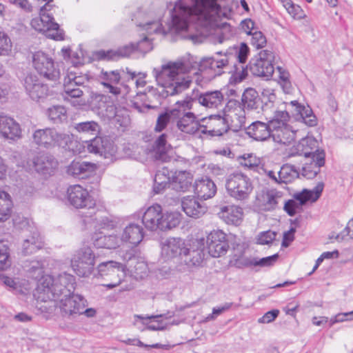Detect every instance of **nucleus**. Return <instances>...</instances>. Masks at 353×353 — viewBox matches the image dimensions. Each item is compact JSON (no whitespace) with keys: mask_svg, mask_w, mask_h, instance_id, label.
<instances>
[{"mask_svg":"<svg viewBox=\"0 0 353 353\" xmlns=\"http://www.w3.org/2000/svg\"><path fill=\"white\" fill-rule=\"evenodd\" d=\"M221 16V8L216 0H181L172 11V21L167 29L161 27L162 24L158 21L148 22L143 27L148 34L163 35L194 28L196 33L187 35L193 43H202L208 36L214 33L218 36V42L221 43L233 34L230 26L222 22Z\"/></svg>","mask_w":353,"mask_h":353,"instance_id":"1","label":"nucleus"},{"mask_svg":"<svg viewBox=\"0 0 353 353\" xmlns=\"http://www.w3.org/2000/svg\"><path fill=\"white\" fill-rule=\"evenodd\" d=\"M153 76L162 90L163 97L173 96L188 89L199 72L189 62L169 61L154 68Z\"/></svg>","mask_w":353,"mask_h":353,"instance_id":"2","label":"nucleus"},{"mask_svg":"<svg viewBox=\"0 0 353 353\" xmlns=\"http://www.w3.org/2000/svg\"><path fill=\"white\" fill-rule=\"evenodd\" d=\"M284 105V110L281 108L275 109L273 115L266 118L271 130L288 123L290 119V113L297 121L303 122L309 127H314L317 125L316 117L314 114L310 106L302 105L297 101H291L290 103L285 102Z\"/></svg>","mask_w":353,"mask_h":353,"instance_id":"3","label":"nucleus"},{"mask_svg":"<svg viewBox=\"0 0 353 353\" xmlns=\"http://www.w3.org/2000/svg\"><path fill=\"white\" fill-rule=\"evenodd\" d=\"M192 101L190 99L177 101L171 109L176 128L181 132L194 134L203 125L194 113L191 112Z\"/></svg>","mask_w":353,"mask_h":353,"instance_id":"4","label":"nucleus"},{"mask_svg":"<svg viewBox=\"0 0 353 353\" xmlns=\"http://www.w3.org/2000/svg\"><path fill=\"white\" fill-rule=\"evenodd\" d=\"M32 142L39 148L51 149L57 146L74 150L73 136L58 132L54 128L37 129L32 136Z\"/></svg>","mask_w":353,"mask_h":353,"instance_id":"5","label":"nucleus"},{"mask_svg":"<svg viewBox=\"0 0 353 353\" xmlns=\"http://www.w3.org/2000/svg\"><path fill=\"white\" fill-rule=\"evenodd\" d=\"M205 256V239H196L185 246L179 265L176 266L178 271L183 272L188 268L202 265Z\"/></svg>","mask_w":353,"mask_h":353,"instance_id":"6","label":"nucleus"},{"mask_svg":"<svg viewBox=\"0 0 353 353\" xmlns=\"http://www.w3.org/2000/svg\"><path fill=\"white\" fill-rule=\"evenodd\" d=\"M95 255L91 248L83 245L74 251L70 260L74 272L79 276H89L94 266Z\"/></svg>","mask_w":353,"mask_h":353,"instance_id":"7","label":"nucleus"},{"mask_svg":"<svg viewBox=\"0 0 353 353\" xmlns=\"http://www.w3.org/2000/svg\"><path fill=\"white\" fill-rule=\"evenodd\" d=\"M103 90L114 97H123L130 92L128 85L121 83V74L118 70H101L98 76Z\"/></svg>","mask_w":353,"mask_h":353,"instance_id":"8","label":"nucleus"},{"mask_svg":"<svg viewBox=\"0 0 353 353\" xmlns=\"http://www.w3.org/2000/svg\"><path fill=\"white\" fill-rule=\"evenodd\" d=\"M50 6L46 3L40 9L39 19H33L32 26L39 32L45 33L48 38L61 41L63 39V32L59 29L58 23L53 21V17L46 12L50 10Z\"/></svg>","mask_w":353,"mask_h":353,"instance_id":"9","label":"nucleus"},{"mask_svg":"<svg viewBox=\"0 0 353 353\" xmlns=\"http://www.w3.org/2000/svg\"><path fill=\"white\" fill-rule=\"evenodd\" d=\"M225 186L229 194L237 200L247 199L253 189L250 178L241 172L230 174Z\"/></svg>","mask_w":353,"mask_h":353,"instance_id":"10","label":"nucleus"},{"mask_svg":"<svg viewBox=\"0 0 353 353\" xmlns=\"http://www.w3.org/2000/svg\"><path fill=\"white\" fill-rule=\"evenodd\" d=\"M97 270L99 275L108 282L103 285L110 289L120 285L125 275L123 264L114 261L101 263Z\"/></svg>","mask_w":353,"mask_h":353,"instance_id":"11","label":"nucleus"},{"mask_svg":"<svg viewBox=\"0 0 353 353\" xmlns=\"http://www.w3.org/2000/svg\"><path fill=\"white\" fill-rule=\"evenodd\" d=\"M274 59L275 56L273 52L268 50H261L250 61L249 70L254 76L268 79L272 76L274 71L273 65Z\"/></svg>","mask_w":353,"mask_h":353,"instance_id":"12","label":"nucleus"},{"mask_svg":"<svg viewBox=\"0 0 353 353\" xmlns=\"http://www.w3.org/2000/svg\"><path fill=\"white\" fill-rule=\"evenodd\" d=\"M33 65L38 73L48 80L56 81L60 77L58 65L48 54L43 52H37L33 54Z\"/></svg>","mask_w":353,"mask_h":353,"instance_id":"13","label":"nucleus"},{"mask_svg":"<svg viewBox=\"0 0 353 353\" xmlns=\"http://www.w3.org/2000/svg\"><path fill=\"white\" fill-rule=\"evenodd\" d=\"M54 301L57 302V306L60 309L61 315L67 318L75 317L88 305L87 300L83 296L73 292L71 295L63 296Z\"/></svg>","mask_w":353,"mask_h":353,"instance_id":"14","label":"nucleus"},{"mask_svg":"<svg viewBox=\"0 0 353 353\" xmlns=\"http://www.w3.org/2000/svg\"><path fill=\"white\" fill-rule=\"evenodd\" d=\"M185 243L181 238H169L162 243L161 256L165 261H173L179 265Z\"/></svg>","mask_w":353,"mask_h":353,"instance_id":"15","label":"nucleus"},{"mask_svg":"<svg viewBox=\"0 0 353 353\" xmlns=\"http://www.w3.org/2000/svg\"><path fill=\"white\" fill-rule=\"evenodd\" d=\"M209 254L214 258L220 257L226 254L229 245L226 234L220 230L212 231L205 240Z\"/></svg>","mask_w":353,"mask_h":353,"instance_id":"16","label":"nucleus"},{"mask_svg":"<svg viewBox=\"0 0 353 353\" xmlns=\"http://www.w3.org/2000/svg\"><path fill=\"white\" fill-rule=\"evenodd\" d=\"M324 152L319 148L317 141L311 137H307L301 139L292 148L290 149L289 157L303 156L307 159L314 160V155Z\"/></svg>","mask_w":353,"mask_h":353,"instance_id":"17","label":"nucleus"},{"mask_svg":"<svg viewBox=\"0 0 353 353\" xmlns=\"http://www.w3.org/2000/svg\"><path fill=\"white\" fill-rule=\"evenodd\" d=\"M88 150L90 152L98 154L105 159L115 156L117 148L114 142L108 137H96L88 142Z\"/></svg>","mask_w":353,"mask_h":353,"instance_id":"18","label":"nucleus"},{"mask_svg":"<svg viewBox=\"0 0 353 353\" xmlns=\"http://www.w3.org/2000/svg\"><path fill=\"white\" fill-rule=\"evenodd\" d=\"M75 278L74 276L63 272L54 278L52 285V297L54 299L61 296L71 295L75 289Z\"/></svg>","mask_w":353,"mask_h":353,"instance_id":"19","label":"nucleus"},{"mask_svg":"<svg viewBox=\"0 0 353 353\" xmlns=\"http://www.w3.org/2000/svg\"><path fill=\"white\" fill-rule=\"evenodd\" d=\"M245 120V110L238 106L225 112V119H219V122L223 124V130H228L230 128L234 132H238L244 126Z\"/></svg>","mask_w":353,"mask_h":353,"instance_id":"20","label":"nucleus"},{"mask_svg":"<svg viewBox=\"0 0 353 353\" xmlns=\"http://www.w3.org/2000/svg\"><path fill=\"white\" fill-rule=\"evenodd\" d=\"M67 192L68 201L76 208H91L94 205L88 191L79 185L70 186Z\"/></svg>","mask_w":353,"mask_h":353,"instance_id":"21","label":"nucleus"},{"mask_svg":"<svg viewBox=\"0 0 353 353\" xmlns=\"http://www.w3.org/2000/svg\"><path fill=\"white\" fill-rule=\"evenodd\" d=\"M26 92L32 99L38 101L49 95L50 90L47 85L41 83L37 76L30 74L24 79Z\"/></svg>","mask_w":353,"mask_h":353,"instance_id":"22","label":"nucleus"},{"mask_svg":"<svg viewBox=\"0 0 353 353\" xmlns=\"http://www.w3.org/2000/svg\"><path fill=\"white\" fill-rule=\"evenodd\" d=\"M229 64L230 58L227 54H224L222 58L205 57L200 61L199 70H210L214 76H219L225 72V70L228 68Z\"/></svg>","mask_w":353,"mask_h":353,"instance_id":"23","label":"nucleus"},{"mask_svg":"<svg viewBox=\"0 0 353 353\" xmlns=\"http://www.w3.org/2000/svg\"><path fill=\"white\" fill-rule=\"evenodd\" d=\"M163 218L161 206L155 204L148 208L145 210L142 217V222L148 230H161V220Z\"/></svg>","mask_w":353,"mask_h":353,"instance_id":"24","label":"nucleus"},{"mask_svg":"<svg viewBox=\"0 0 353 353\" xmlns=\"http://www.w3.org/2000/svg\"><path fill=\"white\" fill-rule=\"evenodd\" d=\"M0 134L5 139L14 140L21 137V129L19 124L13 118L1 114Z\"/></svg>","mask_w":353,"mask_h":353,"instance_id":"25","label":"nucleus"},{"mask_svg":"<svg viewBox=\"0 0 353 353\" xmlns=\"http://www.w3.org/2000/svg\"><path fill=\"white\" fill-rule=\"evenodd\" d=\"M218 216L225 223L237 226L243 221V210L237 205H225L220 208Z\"/></svg>","mask_w":353,"mask_h":353,"instance_id":"26","label":"nucleus"},{"mask_svg":"<svg viewBox=\"0 0 353 353\" xmlns=\"http://www.w3.org/2000/svg\"><path fill=\"white\" fill-rule=\"evenodd\" d=\"M197 101L200 105L206 108L219 109L223 106L224 95L219 90L208 91L199 94Z\"/></svg>","mask_w":353,"mask_h":353,"instance_id":"27","label":"nucleus"},{"mask_svg":"<svg viewBox=\"0 0 353 353\" xmlns=\"http://www.w3.org/2000/svg\"><path fill=\"white\" fill-rule=\"evenodd\" d=\"M245 132L253 139L263 141L271 137L272 130L268 123L256 121L245 128Z\"/></svg>","mask_w":353,"mask_h":353,"instance_id":"28","label":"nucleus"},{"mask_svg":"<svg viewBox=\"0 0 353 353\" xmlns=\"http://www.w3.org/2000/svg\"><path fill=\"white\" fill-rule=\"evenodd\" d=\"M34 165L37 172L51 175L57 168L58 162L54 157L46 154L35 158Z\"/></svg>","mask_w":353,"mask_h":353,"instance_id":"29","label":"nucleus"},{"mask_svg":"<svg viewBox=\"0 0 353 353\" xmlns=\"http://www.w3.org/2000/svg\"><path fill=\"white\" fill-rule=\"evenodd\" d=\"M167 138L168 135L163 133L159 135L154 142L151 153L154 160L162 162H166L169 160L168 150L170 145L168 143Z\"/></svg>","mask_w":353,"mask_h":353,"instance_id":"30","label":"nucleus"},{"mask_svg":"<svg viewBox=\"0 0 353 353\" xmlns=\"http://www.w3.org/2000/svg\"><path fill=\"white\" fill-rule=\"evenodd\" d=\"M183 212L190 217L199 218L206 212V208L202 205L197 199L192 196L184 197L181 201Z\"/></svg>","mask_w":353,"mask_h":353,"instance_id":"31","label":"nucleus"},{"mask_svg":"<svg viewBox=\"0 0 353 353\" xmlns=\"http://www.w3.org/2000/svg\"><path fill=\"white\" fill-rule=\"evenodd\" d=\"M194 189L197 196L204 200L213 197L216 192V185L208 177L196 181Z\"/></svg>","mask_w":353,"mask_h":353,"instance_id":"32","label":"nucleus"},{"mask_svg":"<svg viewBox=\"0 0 353 353\" xmlns=\"http://www.w3.org/2000/svg\"><path fill=\"white\" fill-rule=\"evenodd\" d=\"M94 164L82 161H73L67 167V173L74 177L85 178L94 170Z\"/></svg>","mask_w":353,"mask_h":353,"instance_id":"33","label":"nucleus"},{"mask_svg":"<svg viewBox=\"0 0 353 353\" xmlns=\"http://www.w3.org/2000/svg\"><path fill=\"white\" fill-rule=\"evenodd\" d=\"M39 279L36 293L38 294V299L42 301L48 300H54L52 297V285H54V278L50 275H41Z\"/></svg>","mask_w":353,"mask_h":353,"instance_id":"34","label":"nucleus"},{"mask_svg":"<svg viewBox=\"0 0 353 353\" xmlns=\"http://www.w3.org/2000/svg\"><path fill=\"white\" fill-rule=\"evenodd\" d=\"M135 51V44L130 43L120 47L117 50L97 52V56L99 59L114 60L119 58L128 57Z\"/></svg>","mask_w":353,"mask_h":353,"instance_id":"35","label":"nucleus"},{"mask_svg":"<svg viewBox=\"0 0 353 353\" xmlns=\"http://www.w3.org/2000/svg\"><path fill=\"white\" fill-rule=\"evenodd\" d=\"M296 131L288 123L272 130L271 137L274 142L282 144L291 143L296 137Z\"/></svg>","mask_w":353,"mask_h":353,"instance_id":"36","label":"nucleus"},{"mask_svg":"<svg viewBox=\"0 0 353 353\" xmlns=\"http://www.w3.org/2000/svg\"><path fill=\"white\" fill-rule=\"evenodd\" d=\"M314 157V160L308 159L309 163L306 162L302 169V174L307 179L315 177L320 172V168L325 164L324 152Z\"/></svg>","mask_w":353,"mask_h":353,"instance_id":"37","label":"nucleus"},{"mask_svg":"<svg viewBox=\"0 0 353 353\" xmlns=\"http://www.w3.org/2000/svg\"><path fill=\"white\" fill-rule=\"evenodd\" d=\"M143 238V228L138 224H129L123 230L121 241L137 245Z\"/></svg>","mask_w":353,"mask_h":353,"instance_id":"38","label":"nucleus"},{"mask_svg":"<svg viewBox=\"0 0 353 353\" xmlns=\"http://www.w3.org/2000/svg\"><path fill=\"white\" fill-rule=\"evenodd\" d=\"M281 202H283L282 193L276 190H267L261 195V203L265 210H274Z\"/></svg>","mask_w":353,"mask_h":353,"instance_id":"39","label":"nucleus"},{"mask_svg":"<svg viewBox=\"0 0 353 353\" xmlns=\"http://www.w3.org/2000/svg\"><path fill=\"white\" fill-rule=\"evenodd\" d=\"M94 246L99 248L115 249L119 245L121 239L116 234L96 233L92 237Z\"/></svg>","mask_w":353,"mask_h":353,"instance_id":"40","label":"nucleus"},{"mask_svg":"<svg viewBox=\"0 0 353 353\" xmlns=\"http://www.w3.org/2000/svg\"><path fill=\"white\" fill-rule=\"evenodd\" d=\"M43 246L39 234L34 232L32 235L23 241L22 245V252L25 255L34 253Z\"/></svg>","mask_w":353,"mask_h":353,"instance_id":"41","label":"nucleus"},{"mask_svg":"<svg viewBox=\"0 0 353 353\" xmlns=\"http://www.w3.org/2000/svg\"><path fill=\"white\" fill-rule=\"evenodd\" d=\"M242 103L243 108L248 110H256L259 105V99L256 91L253 88L245 90L242 95Z\"/></svg>","mask_w":353,"mask_h":353,"instance_id":"42","label":"nucleus"},{"mask_svg":"<svg viewBox=\"0 0 353 353\" xmlns=\"http://www.w3.org/2000/svg\"><path fill=\"white\" fill-rule=\"evenodd\" d=\"M324 188V184L319 183L313 190H304L303 192L295 194L294 198L301 201L302 203H305L307 201H316L321 196Z\"/></svg>","mask_w":353,"mask_h":353,"instance_id":"43","label":"nucleus"},{"mask_svg":"<svg viewBox=\"0 0 353 353\" xmlns=\"http://www.w3.org/2000/svg\"><path fill=\"white\" fill-rule=\"evenodd\" d=\"M48 118L54 124H59L67 120V111L61 105H52L46 112Z\"/></svg>","mask_w":353,"mask_h":353,"instance_id":"44","label":"nucleus"},{"mask_svg":"<svg viewBox=\"0 0 353 353\" xmlns=\"http://www.w3.org/2000/svg\"><path fill=\"white\" fill-rule=\"evenodd\" d=\"M12 208V202L10 195L0 190V222H4L10 218Z\"/></svg>","mask_w":353,"mask_h":353,"instance_id":"45","label":"nucleus"},{"mask_svg":"<svg viewBox=\"0 0 353 353\" xmlns=\"http://www.w3.org/2000/svg\"><path fill=\"white\" fill-rule=\"evenodd\" d=\"M70 85H65V93L62 94L64 101L70 102L74 106L81 105L84 103L81 99L83 92L80 88L71 89Z\"/></svg>","mask_w":353,"mask_h":353,"instance_id":"46","label":"nucleus"},{"mask_svg":"<svg viewBox=\"0 0 353 353\" xmlns=\"http://www.w3.org/2000/svg\"><path fill=\"white\" fill-rule=\"evenodd\" d=\"M74 130L83 134H90L97 137L100 131V126L98 123L94 121H84L74 124Z\"/></svg>","mask_w":353,"mask_h":353,"instance_id":"47","label":"nucleus"},{"mask_svg":"<svg viewBox=\"0 0 353 353\" xmlns=\"http://www.w3.org/2000/svg\"><path fill=\"white\" fill-rule=\"evenodd\" d=\"M161 220V230L176 228L181 221V214L179 212H170L163 214Z\"/></svg>","mask_w":353,"mask_h":353,"instance_id":"48","label":"nucleus"},{"mask_svg":"<svg viewBox=\"0 0 353 353\" xmlns=\"http://www.w3.org/2000/svg\"><path fill=\"white\" fill-rule=\"evenodd\" d=\"M279 183H288L292 182L298 177V172L294 167L289 164L283 165L277 172Z\"/></svg>","mask_w":353,"mask_h":353,"instance_id":"49","label":"nucleus"},{"mask_svg":"<svg viewBox=\"0 0 353 353\" xmlns=\"http://www.w3.org/2000/svg\"><path fill=\"white\" fill-rule=\"evenodd\" d=\"M170 179L167 170L157 172L154 179V191L160 193L165 190L170 183Z\"/></svg>","mask_w":353,"mask_h":353,"instance_id":"50","label":"nucleus"},{"mask_svg":"<svg viewBox=\"0 0 353 353\" xmlns=\"http://www.w3.org/2000/svg\"><path fill=\"white\" fill-rule=\"evenodd\" d=\"M170 121L174 122V117L171 114V109L159 114L154 127L155 132H162Z\"/></svg>","mask_w":353,"mask_h":353,"instance_id":"51","label":"nucleus"},{"mask_svg":"<svg viewBox=\"0 0 353 353\" xmlns=\"http://www.w3.org/2000/svg\"><path fill=\"white\" fill-rule=\"evenodd\" d=\"M225 119L224 117H221L219 114L210 115V119L211 121L212 125L215 127L213 129L210 130L208 131L209 134L212 136H221L228 130H223L224 126L223 124L219 122V119Z\"/></svg>","mask_w":353,"mask_h":353,"instance_id":"52","label":"nucleus"},{"mask_svg":"<svg viewBox=\"0 0 353 353\" xmlns=\"http://www.w3.org/2000/svg\"><path fill=\"white\" fill-rule=\"evenodd\" d=\"M192 178L185 173H179L174 181V188L182 192L186 191L192 184Z\"/></svg>","mask_w":353,"mask_h":353,"instance_id":"53","label":"nucleus"},{"mask_svg":"<svg viewBox=\"0 0 353 353\" xmlns=\"http://www.w3.org/2000/svg\"><path fill=\"white\" fill-rule=\"evenodd\" d=\"M12 49V43L8 35L0 31V56L9 55Z\"/></svg>","mask_w":353,"mask_h":353,"instance_id":"54","label":"nucleus"},{"mask_svg":"<svg viewBox=\"0 0 353 353\" xmlns=\"http://www.w3.org/2000/svg\"><path fill=\"white\" fill-rule=\"evenodd\" d=\"M10 265L8 247L3 241H0V270H6Z\"/></svg>","mask_w":353,"mask_h":353,"instance_id":"55","label":"nucleus"},{"mask_svg":"<svg viewBox=\"0 0 353 353\" xmlns=\"http://www.w3.org/2000/svg\"><path fill=\"white\" fill-rule=\"evenodd\" d=\"M276 232L272 230L262 232L256 237V243L260 245H270L275 240Z\"/></svg>","mask_w":353,"mask_h":353,"instance_id":"56","label":"nucleus"},{"mask_svg":"<svg viewBox=\"0 0 353 353\" xmlns=\"http://www.w3.org/2000/svg\"><path fill=\"white\" fill-rule=\"evenodd\" d=\"M43 263L39 261H31L28 270L30 276L34 279H39L43 273Z\"/></svg>","mask_w":353,"mask_h":353,"instance_id":"57","label":"nucleus"},{"mask_svg":"<svg viewBox=\"0 0 353 353\" xmlns=\"http://www.w3.org/2000/svg\"><path fill=\"white\" fill-rule=\"evenodd\" d=\"M283 202L284 203V210L290 216H294L296 213L297 210L300 209L304 204L296 198L295 200L283 201Z\"/></svg>","mask_w":353,"mask_h":353,"instance_id":"58","label":"nucleus"},{"mask_svg":"<svg viewBox=\"0 0 353 353\" xmlns=\"http://www.w3.org/2000/svg\"><path fill=\"white\" fill-rule=\"evenodd\" d=\"M251 44L256 48H263L266 43V37L261 31H254L251 34Z\"/></svg>","mask_w":353,"mask_h":353,"instance_id":"59","label":"nucleus"},{"mask_svg":"<svg viewBox=\"0 0 353 353\" xmlns=\"http://www.w3.org/2000/svg\"><path fill=\"white\" fill-rule=\"evenodd\" d=\"M134 274L137 279H143L148 275V267L145 262L137 261L134 265Z\"/></svg>","mask_w":353,"mask_h":353,"instance_id":"60","label":"nucleus"},{"mask_svg":"<svg viewBox=\"0 0 353 353\" xmlns=\"http://www.w3.org/2000/svg\"><path fill=\"white\" fill-rule=\"evenodd\" d=\"M232 303H225L223 305L218 307H214L212 309V313L208 315L205 319L203 321V322H208L210 321H214L216 316L221 314L224 312L230 310L232 307Z\"/></svg>","mask_w":353,"mask_h":353,"instance_id":"61","label":"nucleus"},{"mask_svg":"<svg viewBox=\"0 0 353 353\" xmlns=\"http://www.w3.org/2000/svg\"><path fill=\"white\" fill-rule=\"evenodd\" d=\"M250 49L245 43H241L236 48V56L239 63H245L247 61Z\"/></svg>","mask_w":353,"mask_h":353,"instance_id":"62","label":"nucleus"},{"mask_svg":"<svg viewBox=\"0 0 353 353\" xmlns=\"http://www.w3.org/2000/svg\"><path fill=\"white\" fill-rule=\"evenodd\" d=\"M153 48L150 39L145 37L141 41L135 44V50L139 51L143 54H145Z\"/></svg>","mask_w":353,"mask_h":353,"instance_id":"63","label":"nucleus"},{"mask_svg":"<svg viewBox=\"0 0 353 353\" xmlns=\"http://www.w3.org/2000/svg\"><path fill=\"white\" fill-rule=\"evenodd\" d=\"M347 236H349L350 239H353V219H351L347 223L345 230L341 234H338L334 238L337 241H341L344 240Z\"/></svg>","mask_w":353,"mask_h":353,"instance_id":"64","label":"nucleus"}]
</instances>
